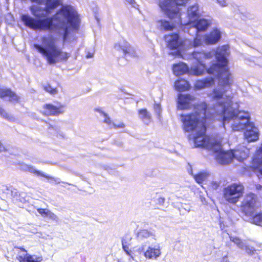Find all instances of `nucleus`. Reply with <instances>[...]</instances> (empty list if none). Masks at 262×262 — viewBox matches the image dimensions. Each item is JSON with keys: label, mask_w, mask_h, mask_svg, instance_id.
Here are the masks:
<instances>
[{"label": "nucleus", "mask_w": 262, "mask_h": 262, "mask_svg": "<svg viewBox=\"0 0 262 262\" xmlns=\"http://www.w3.org/2000/svg\"><path fill=\"white\" fill-rule=\"evenodd\" d=\"M226 47H218L215 53L216 63H212L207 69L209 74H216V77L221 83L219 88L212 91V98L218 101L216 104V115L219 116L223 125L232 119L246 120L245 123L249 122V116L245 112L236 113L232 107L233 96L227 95L228 90L231 91L232 84L231 74L228 66V61L225 56Z\"/></svg>", "instance_id": "1"}, {"label": "nucleus", "mask_w": 262, "mask_h": 262, "mask_svg": "<svg viewBox=\"0 0 262 262\" xmlns=\"http://www.w3.org/2000/svg\"><path fill=\"white\" fill-rule=\"evenodd\" d=\"M193 108L194 112L180 115L183 129L185 132L196 131L193 137L195 147L211 149L214 142H211L206 134L207 105L205 102H202L194 104Z\"/></svg>", "instance_id": "2"}, {"label": "nucleus", "mask_w": 262, "mask_h": 262, "mask_svg": "<svg viewBox=\"0 0 262 262\" xmlns=\"http://www.w3.org/2000/svg\"><path fill=\"white\" fill-rule=\"evenodd\" d=\"M43 4L45 5L44 8L36 6H32L30 8L32 14L38 19H34L28 14H23L21 16V20L26 27L34 30L42 31H51L54 28V17L51 16L42 19L40 18L43 16V15L41 14L43 11L50 13L51 10L60 5V0H45Z\"/></svg>", "instance_id": "3"}, {"label": "nucleus", "mask_w": 262, "mask_h": 262, "mask_svg": "<svg viewBox=\"0 0 262 262\" xmlns=\"http://www.w3.org/2000/svg\"><path fill=\"white\" fill-rule=\"evenodd\" d=\"M41 42L46 47L34 43L33 47L40 53L49 64L66 61L70 56V54L63 52L56 45V38L52 36H43L41 38Z\"/></svg>", "instance_id": "4"}, {"label": "nucleus", "mask_w": 262, "mask_h": 262, "mask_svg": "<svg viewBox=\"0 0 262 262\" xmlns=\"http://www.w3.org/2000/svg\"><path fill=\"white\" fill-rule=\"evenodd\" d=\"M189 0H163L158 5L170 19H180L181 13L179 6H185Z\"/></svg>", "instance_id": "5"}, {"label": "nucleus", "mask_w": 262, "mask_h": 262, "mask_svg": "<svg viewBox=\"0 0 262 262\" xmlns=\"http://www.w3.org/2000/svg\"><path fill=\"white\" fill-rule=\"evenodd\" d=\"M245 188L241 183H234L225 187L223 189V197L228 203L235 205L243 196Z\"/></svg>", "instance_id": "6"}, {"label": "nucleus", "mask_w": 262, "mask_h": 262, "mask_svg": "<svg viewBox=\"0 0 262 262\" xmlns=\"http://www.w3.org/2000/svg\"><path fill=\"white\" fill-rule=\"evenodd\" d=\"M211 150L214 155L215 159L221 164H229L234 158L233 151L223 149L222 144L220 141H214L212 144Z\"/></svg>", "instance_id": "7"}, {"label": "nucleus", "mask_w": 262, "mask_h": 262, "mask_svg": "<svg viewBox=\"0 0 262 262\" xmlns=\"http://www.w3.org/2000/svg\"><path fill=\"white\" fill-rule=\"evenodd\" d=\"M257 203L256 195L253 193H248L241 202L239 211L245 216H252L257 208Z\"/></svg>", "instance_id": "8"}, {"label": "nucleus", "mask_w": 262, "mask_h": 262, "mask_svg": "<svg viewBox=\"0 0 262 262\" xmlns=\"http://www.w3.org/2000/svg\"><path fill=\"white\" fill-rule=\"evenodd\" d=\"M55 14L61 15L63 18L67 19L73 29L75 30L78 29L80 19L79 15L72 7L68 5L63 6L56 12Z\"/></svg>", "instance_id": "9"}, {"label": "nucleus", "mask_w": 262, "mask_h": 262, "mask_svg": "<svg viewBox=\"0 0 262 262\" xmlns=\"http://www.w3.org/2000/svg\"><path fill=\"white\" fill-rule=\"evenodd\" d=\"M232 128L234 130L246 129L244 132V136L248 142L255 141L258 138V133L256 130V127L252 123L250 122L233 124Z\"/></svg>", "instance_id": "10"}, {"label": "nucleus", "mask_w": 262, "mask_h": 262, "mask_svg": "<svg viewBox=\"0 0 262 262\" xmlns=\"http://www.w3.org/2000/svg\"><path fill=\"white\" fill-rule=\"evenodd\" d=\"M56 105L47 103L42 106L41 114L45 116H57L64 112L65 105L56 102Z\"/></svg>", "instance_id": "11"}, {"label": "nucleus", "mask_w": 262, "mask_h": 262, "mask_svg": "<svg viewBox=\"0 0 262 262\" xmlns=\"http://www.w3.org/2000/svg\"><path fill=\"white\" fill-rule=\"evenodd\" d=\"M195 98L190 94H182L178 95L177 106L181 110L189 109Z\"/></svg>", "instance_id": "12"}, {"label": "nucleus", "mask_w": 262, "mask_h": 262, "mask_svg": "<svg viewBox=\"0 0 262 262\" xmlns=\"http://www.w3.org/2000/svg\"><path fill=\"white\" fill-rule=\"evenodd\" d=\"M20 252L16 257L19 262H41L42 258L41 256H36L35 258L33 256L28 254L27 251L22 247H16Z\"/></svg>", "instance_id": "13"}, {"label": "nucleus", "mask_w": 262, "mask_h": 262, "mask_svg": "<svg viewBox=\"0 0 262 262\" xmlns=\"http://www.w3.org/2000/svg\"><path fill=\"white\" fill-rule=\"evenodd\" d=\"M0 98H8L9 102L18 103L20 101V97L10 88L0 86Z\"/></svg>", "instance_id": "14"}, {"label": "nucleus", "mask_w": 262, "mask_h": 262, "mask_svg": "<svg viewBox=\"0 0 262 262\" xmlns=\"http://www.w3.org/2000/svg\"><path fill=\"white\" fill-rule=\"evenodd\" d=\"M169 37L167 40V46L170 49L180 50L183 48L185 44L184 40H181L178 34L171 33L168 35Z\"/></svg>", "instance_id": "15"}, {"label": "nucleus", "mask_w": 262, "mask_h": 262, "mask_svg": "<svg viewBox=\"0 0 262 262\" xmlns=\"http://www.w3.org/2000/svg\"><path fill=\"white\" fill-rule=\"evenodd\" d=\"M221 38V32L217 28L213 29L204 36V41L207 45L216 43Z\"/></svg>", "instance_id": "16"}, {"label": "nucleus", "mask_w": 262, "mask_h": 262, "mask_svg": "<svg viewBox=\"0 0 262 262\" xmlns=\"http://www.w3.org/2000/svg\"><path fill=\"white\" fill-rule=\"evenodd\" d=\"M187 15L188 25H191L199 17V6L197 4L189 6L187 9Z\"/></svg>", "instance_id": "17"}, {"label": "nucleus", "mask_w": 262, "mask_h": 262, "mask_svg": "<svg viewBox=\"0 0 262 262\" xmlns=\"http://www.w3.org/2000/svg\"><path fill=\"white\" fill-rule=\"evenodd\" d=\"M214 83V78L212 77L205 78L203 79L196 80L194 84V88L196 90H200L209 87Z\"/></svg>", "instance_id": "18"}, {"label": "nucleus", "mask_w": 262, "mask_h": 262, "mask_svg": "<svg viewBox=\"0 0 262 262\" xmlns=\"http://www.w3.org/2000/svg\"><path fill=\"white\" fill-rule=\"evenodd\" d=\"M192 24V27L196 30V33L205 31L210 25L207 19L204 18L197 19Z\"/></svg>", "instance_id": "19"}, {"label": "nucleus", "mask_w": 262, "mask_h": 262, "mask_svg": "<svg viewBox=\"0 0 262 262\" xmlns=\"http://www.w3.org/2000/svg\"><path fill=\"white\" fill-rule=\"evenodd\" d=\"M172 71L176 76H180L188 73L189 69L186 64L179 62L173 64Z\"/></svg>", "instance_id": "20"}, {"label": "nucleus", "mask_w": 262, "mask_h": 262, "mask_svg": "<svg viewBox=\"0 0 262 262\" xmlns=\"http://www.w3.org/2000/svg\"><path fill=\"white\" fill-rule=\"evenodd\" d=\"M174 87L177 91L179 92H183L189 90L190 88V85L187 80L181 78L178 79L175 81Z\"/></svg>", "instance_id": "21"}, {"label": "nucleus", "mask_w": 262, "mask_h": 262, "mask_svg": "<svg viewBox=\"0 0 262 262\" xmlns=\"http://www.w3.org/2000/svg\"><path fill=\"white\" fill-rule=\"evenodd\" d=\"M140 119L146 124L148 125L151 121V116L146 108H143L138 111Z\"/></svg>", "instance_id": "22"}, {"label": "nucleus", "mask_w": 262, "mask_h": 262, "mask_svg": "<svg viewBox=\"0 0 262 262\" xmlns=\"http://www.w3.org/2000/svg\"><path fill=\"white\" fill-rule=\"evenodd\" d=\"M160 254L161 252L159 248L149 247L144 252V255L147 259H153L159 257Z\"/></svg>", "instance_id": "23"}, {"label": "nucleus", "mask_w": 262, "mask_h": 262, "mask_svg": "<svg viewBox=\"0 0 262 262\" xmlns=\"http://www.w3.org/2000/svg\"><path fill=\"white\" fill-rule=\"evenodd\" d=\"M37 212L43 217H48L49 220L56 221L57 216L50 210L46 208H37Z\"/></svg>", "instance_id": "24"}, {"label": "nucleus", "mask_w": 262, "mask_h": 262, "mask_svg": "<svg viewBox=\"0 0 262 262\" xmlns=\"http://www.w3.org/2000/svg\"><path fill=\"white\" fill-rule=\"evenodd\" d=\"M192 176L197 183L202 184L207 179L208 173L205 171H200L196 174H193Z\"/></svg>", "instance_id": "25"}, {"label": "nucleus", "mask_w": 262, "mask_h": 262, "mask_svg": "<svg viewBox=\"0 0 262 262\" xmlns=\"http://www.w3.org/2000/svg\"><path fill=\"white\" fill-rule=\"evenodd\" d=\"M193 57L195 58L199 62H200L201 59L210 58L212 55L210 53H205L204 52L194 51L192 53Z\"/></svg>", "instance_id": "26"}, {"label": "nucleus", "mask_w": 262, "mask_h": 262, "mask_svg": "<svg viewBox=\"0 0 262 262\" xmlns=\"http://www.w3.org/2000/svg\"><path fill=\"white\" fill-rule=\"evenodd\" d=\"M205 69V64L201 63L191 68V73L194 75L200 76L204 73Z\"/></svg>", "instance_id": "27"}, {"label": "nucleus", "mask_w": 262, "mask_h": 262, "mask_svg": "<svg viewBox=\"0 0 262 262\" xmlns=\"http://www.w3.org/2000/svg\"><path fill=\"white\" fill-rule=\"evenodd\" d=\"M251 223L258 226H262V212H259L252 215L251 218Z\"/></svg>", "instance_id": "28"}, {"label": "nucleus", "mask_w": 262, "mask_h": 262, "mask_svg": "<svg viewBox=\"0 0 262 262\" xmlns=\"http://www.w3.org/2000/svg\"><path fill=\"white\" fill-rule=\"evenodd\" d=\"M30 171L31 172L33 173H34V174L37 175V176H42V177H45V178H47V179H52V180H53L55 182V183L56 184H59L61 182V181H60V180L59 179H57V178H55L54 177H51V176H49L48 175H46L45 173L41 172L39 170L34 169L32 168V169L30 170Z\"/></svg>", "instance_id": "29"}, {"label": "nucleus", "mask_w": 262, "mask_h": 262, "mask_svg": "<svg viewBox=\"0 0 262 262\" xmlns=\"http://www.w3.org/2000/svg\"><path fill=\"white\" fill-rule=\"evenodd\" d=\"M43 89L45 92L52 95H55L58 93L57 88L52 87L49 83L43 86Z\"/></svg>", "instance_id": "30"}, {"label": "nucleus", "mask_w": 262, "mask_h": 262, "mask_svg": "<svg viewBox=\"0 0 262 262\" xmlns=\"http://www.w3.org/2000/svg\"><path fill=\"white\" fill-rule=\"evenodd\" d=\"M161 26L165 31H171L174 28V26L165 20H161Z\"/></svg>", "instance_id": "31"}, {"label": "nucleus", "mask_w": 262, "mask_h": 262, "mask_svg": "<svg viewBox=\"0 0 262 262\" xmlns=\"http://www.w3.org/2000/svg\"><path fill=\"white\" fill-rule=\"evenodd\" d=\"M252 163L254 169H258L262 165V159L255 157L252 160Z\"/></svg>", "instance_id": "32"}, {"label": "nucleus", "mask_w": 262, "mask_h": 262, "mask_svg": "<svg viewBox=\"0 0 262 262\" xmlns=\"http://www.w3.org/2000/svg\"><path fill=\"white\" fill-rule=\"evenodd\" d=\"M202 40L200 36V35L198 34V33H196L195 37L194 38L193 41V46L194 47H198L202 45Z\"/></svg>", "instance_id": "33"}, {"label": "nucleus", "mask_w": 262, "mask_h": 262, "mask_svg": "<svg viewBox=\"0 0 262 262\" xmlns=\"http://www.w3.org/2000/svg\"><path fill=\"white\" fill-rule=\"evenodd\" d=\"M231 241L235 243L239 248H242L244 247V243L243 241L237 237H232Z\"/></svg>", "instance_id": "34"}, {"label": "nucleus", "mask_w": 262, "mask_h": 262, "mask_svg": "<svg viewBox=\"0 0 262 262\" xmlns=\"http://www.w3.org/2000/svg\"><path fill=\"white\" fill-rule=\"evenodd\" d=\"M0 116L6 119L10 120L11 117L9 114L6 112L5 110L2 107L0 106Z\"/></svg>", "instance_id": "35"}, {"label": "nucleus", "mask_w": 262, "mask_h": 262, "mask_svg": "<svg viewBox=\"0 0 262 262\" xmlns=\"http://www.w3.org/2000/svg\"><path fill=\"white\" fill-rule=\"evenodd\" d=\"M125 124L123 122H120L118 123H114V122L112 123V127L115 129L123 128L125 127Z\"/></svg>", "instance_id": "36"}, {"label": "nucleus", "mask_w": 262, "mask_h": 262, "mask_svg": "<svg viewBox=\"0 0 262 262\" xmlns=\"http://www.w3.org/2000/svg\"><path fill=\"white\" fill-rule=\"evenodd\" d=\"M122 248L124 250V251L125 252V253L128 255H130L131 254V250L129 249L128 246L126 245H125L124 243L122 242Z\"/></svg>", "instance_id": "37"}, {"label": "nucleus", "mask_w": 262, "mask_h": 262, "mask_svg": "<svg viewBox=\"0 0 262 262\" xmlns=\"http://www.w3.org/2000/svg\"><path fill=\"white\" fill-rule=\"evenodd\" d=\"M245 250H246V253L248 254V255H252L253 254H254L256 251V250L254 249H251V248H250L249 247L246 246L245 247Z\"/></svg>", "instance_id": "38"}, {"label": "nucleus", "mask_w": 262, "mask_h": 262, "mask_svg": "<svg viewBox=\"0 0 262 262\" xmlns=\"http://www.w3.org/2000/svg\"><path fill=\"white\" fill-rule=\"evenodd\" d=\"M119 50L122 51L124 55H126L130 52V47L129 46L125 47H120Z\"/></svg>", "instance_id": "39"}, {"label": "nucleus", "mask_w": 262, "mask_h": 262, "mask_svg": "<svg viewBox=\"0 0 262 262\" xmlns=\"http://www.w3.org/2000/svg\"><path fill=\"white\" fill-rule=\"evenodd\" d=\"M105 116H106V115H104ZM104 122L108 124L109 125H111L112 127V123H113L109 117H106L105 118L104 120Z\"/></svg>", "instance_id": "40"}, {"label": "nucleus", "mask_w": 262, "mask_h": 262, "mask_svg": "<svg viewBox=\"0 0 262 262\" xmlns=\"http://www.w3.org/2000/svg\"><path fill=\"white\" fill-rule=\"evenodd\" d=\"M8 151V149L6 146L3 145L1 142H0V152H5Z\"/></svg>", "instance_id": "41"}, {"label": "nucleus", "mask_w": 262, "mask_h": 262, "mask_svg": "<svg viewBox=\"0 0 262 262\" xmlns=\"http://www.w3.org/2000/svg\"><path fill=\"white\" fill-rule=\"evenodd\" d=\"M219 183L217 182H212L211 186L213 189H216L219 187Z\"/></svg>", "instance_id": "42"}, {"label": "nucleus", "mask_w": 262, "mask_h": 262, "mask_svg": "<svg viewBox=\"0 0 262 262\" xmlns=\"http://www.w3.org/2000/svg\"><path fill=\"white\" fill-rule=\"evenodd\" d=\"M154 108L155 110L158 111V113H160L161 110L160 105L158 103H155L154 106Z\"/></svg>", "instance_id": "43"}, {"label": "nucleus", "mask_w": 262, "mask_h": 262, "mask_svg": "<svg viewBox=\"0 0 262 262\" xmlns=\"http://www.w3.org/2000/svg\"><path fill=\"white\" fill-rule=\"evenodd\" d=\"M68 35V29L67 27L64 28L63 38L65 39Z\"/></svg>", "instance_id": "44"}, {"label": "nucleus", "mask_w": 262, "mask_h": 262, "mask_svg": "<svg viewBox=\"0 0 262 262\" xmlns=\"http://www.w3.org/2000/svg\"><path fill=\"white\" fill-rule=\"evenodd\" d=\"M217 2L221 6H226V0H217Z\"/></svg>", "instance_id": "45"}, {"label": "nucleus", "mask_w": 262, "mask_h": 262, "mask_svg": "<svg viewBox=\"0 0 262 262\" xmlns=\"http://www.w3.org/2000/svg\"><path fill=\"white\" fill-rule=\"evenodd\" d=\"M45 0H30L32 3H35L38 4H42L44 3Z\"/></svg>", "instance_id": "46"}, {"label": "nucleus", "mask_w": 262, "mask_h": 262, "mask_svg": "<svg viewBox=\"0 0 262 262\" xmlns=\"http://www.w3.org/2000/svg\"><path fill=\"white\" fill-rule=\"evenodd\" d=\"M129 3L131 4H134L135 3L134 0H126Z\"/></svg>", "instance_id": "47"}, {"label": "nucleus", "mask_w": 262, "mask_h": 262, "mask_svg": "<svg viewBox=\"0 0 262 262\" xmlns=\"http://www.w3.org/2000/svg\"><path fill=\"white\" fill-rule=\"evenodd\" d=\"M55 18L56 19H57V20H59V21H60V17L58 16H56V17H55Z\"/></svg>", "instance_id": "48"}, {"label": "nucleus", "mask_w": 262, "mask_h": 262, "mask_svg": "<svg viewBox=\"0 0 262 262\" xmlns=\"http://www.w3.org/2000/svg\"><path fill=\"white\" fill-rule=\"evenodd\" d=\"M259 171L262 174V167L259 169Z\"/></svg>", "instance_id": "49"}, {"label": "nucleus", "mask_w": 262, "mask_h": 262, "mask_svg": "<svg viewBox=\"0 0 262 262\" xmlns=\"http://www.w3.org/2000/svg\"><path fill=\"white\" fill-rule=\"evenodd\" d=\"M53 128V126L51 125H50L49 126V128Z\"/></svg>", "instance_id": "50"}]
</instances>
